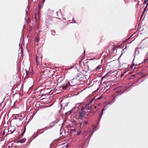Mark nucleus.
Segmentation results:
<instances>
[{
    "mask_svg": "<svg viewBox=\"0 0 148 148\" xmlns=\"http://www.w3.org/2000/svg\"><path fill=\"white\" fill-rule=\"evenodd\" d=\"M69 85L72 87H74L75 85L80 84L79 81L78 80L77 78H74L71 79L69 82Z\"/></svg>",
    "mask_w": 148,
    "mask_h": 148,
    "instance_id": "obj_1",
    "label": "nucleus"
},
{
    "mask_svg": "<svg viewBox=\"0 0 148 148\" xmlns=\"http://www.w3.org/2000/svg\"><path fill=\"white\" fill-rule=\"evenodd\" d=\"M77 78L78 80L79 81L80 84H83L86 80L85 77L81 74H78Z\"/></svg>",
    "mask_w": 148,
    "mask_h": 148,
    "instance_id": "obj_2",
    "label": "nucleus"
},
{
    "mask_svg": "<svg viewBox=\"0 0 148 148\" xmlns=\"http://www.w3.org/2000/svg\"><path fill=\"white\" fill-rule=\"evenodd\" d=\"M111 85V82H104L102 85V86L104 87L105 89L106 90L109 89Z\"/></svg>",
    "mask_w": 148,
    "mask_h": 148,
    "instance_id": "obj_3",
    "label": "nucleus"
},
{
    "mask_svg": "<svg viewBox=\"0 0 148 148\" xmlns=\"http://www.w3.org/2000/svg\"><path fill=\"white\" fill-rule=\"evenodd\" d=\"M78 116L79 119L82 120L84 118H86L85 115H86V114L84 113L83 111L80 110L78 113Z\"/></svg>",
    "mask_w": 148,
    "mask_h": 148,
    "instance_id": "obj_4",
    "label": "nucleus"
},
{
    "mask_svg": "<svg viewBox=\"0 0 148 148\" xmlns=\"http://www.w3.org/2000/svg\"><path fill=\"white\" fill-rule=\"evenodd\" d=\"M42 56H38L37 54L36 56V64L37 65H40V63H41L42 60Z\"/></svg>",
    "mask_w": 148,
    "mask_h": 148,
    "instance_id": "obj_5",
    "label": "nucleus"
},
{
    "mask_svg": "<svg viewBox=\"0 0 148 148\" xmlns=\"http://www.w3.org/2000/svg\"><path fill=\"white\" fill-rule=\"evenodd\" d=\"M9 130V134H12L15 131V128L14 126H11L8 127Z\"/></svg>",
    "mask_w": 148,
    "mask_h": 148,
    "instance_id": "obj_6",
    "label": "nucleus"
},
{
    "mask_svg": "<svg viewBox=\"0 0 148 148\" xmlns=\"http://www.w3.org/2000/svg\"><path fill=\"white\" fill-rule=\"evenodd\" d=\"M64 145V144H61V145H58L56 147V148H66L68 146V145H67L66 146H64V145Z\"/></svg>",
    "mask_w": 148,
    "mask_h": 148,
    "instance_id": "obj_7",
    "label": "nucleus"
},
{
    "mask_svg": "<svg viewBox=\"0 0 148 148\" xmlns=\"http://www.w3.org/2000/svg\"><path fill=\"white\" fill-rule=\"evenodd\" d=\"M90 104H91L89 103H88L87 105H86L84 107V108H86L88 110H90L92 108V107Z\"/></svg>",
    "mask_w": 148,
    "mask_h": 148,
    "instance_id": "obj_8",
    "label": "nucleus"
},
{
    "mask_svg": "<svg viewBox=\"0 0 148 148\" xmlns=\"http://www.w3.org/2000/svg\"><path fill=\"white\" fill-rule=\"evenodd\" d=\"M82 103H77V104H76L75 105V106L73 108V109L72 110H74L76 108H78L79 107V106L82 104Z\"/></svg>",
    "mask_w": 148,
    "mask_h": 148,
    "instance_id": "obj_9",
    "label": "nucleus"
},
{
    "mask_svg": "<svg viewBox=\"0 0 148 148\" xmlns=\"http://www.w3.org/2000/svg\"><path fill=\"white\" fill-rule=\"evenodd\" d=\"M26 140V139L25 138H23L22 139H20V138H18L17 142L21 143H23L25 142Z\"/></svg>",
    "mask_w": 148,
    "mask_h": 148,
    "instance_id": "obj_10",
    "label": "nucleus"
},
{
    "mask_svg": "<svg viewBox=\"0 0 148 148\" xmlns=\"http://www.w3.org/2000/svg\"><path fill=\"white\" fill-rule=\"evenodd\" d=\"M25 114L23 115H18V120L19 121L22 120L25 118Z\"/></svg>",
    "mask_w": 148,
    "mask_h": 148,
    "instance_id": "obj_11",
    "label": "nucleus"
},
{
    "mask_svg": "<svg viewBox=\"0 0 148 148\" xmlns=\"http://www.w3.org/2000/svg\"><path fill=\"white\" fill-rule=\"evenodd\" d=\"M81 111H83L84 113L86 114L88 112V110L86 108H84V107H83L80 110Z\"/></svg>",
    "mask_w": 148,
    "mask_h": 148,
    "instance_id": "obj_12",
    "label": "nucleus"
},
{
    "mask_svg": "<svg viewBox=\"0 0 148 148\" xmlns=\"http://www.w3.org/2000/svg\"><path fill=\"white\" fill-rule=\"evenodd\" d=\"M69 87V85L67 84H64L63 86H62V87L63 89L64 90H66V89L68 88Z\"/></svg>",
    "mask_w": 148,
    "mask_h": 148,
    "instance_id": "obj_13",
    "label": "nucleus"
},
{
    "mask_svg": "<svg viewBox=\"0 0 148 148\" xmlns=\"http://www.w3.org/2000/svg\"><path fill=\"white\" fill-rule=\"evenodd\" d=\"M76 130V129L75 128H73L72 129H71L70 130V132L71 135H72L73 133L74 132H75Z\"/></svg>",
    "mask_w": 148,
    "mask_h": 148,
    "instance_id": "obj_14",
    "label": "nucleus"
},
{
    "mask_svg": "<svg viewBox=\"0 0 148 148\" xmlns=\"http://www.w3.org/2000/svg\"><path fill=\"white\" fill-rule=\"evenodd\" d=\"M9 131L8 128V129H5L3 131V133H6V134H9Z\"/></svg>",
    "mask_w": 148,
    "mask_h": 148,
    "instance_id": "obj_15",
    "label": "nucleus"
},
{
    "mask_svg": "<svg viewBox=\"0 0 148 148\" xmlns=\"http://www.w3.org/2000/svg\"><path fill=\"white\" fill-rule=\"evenodd\" d=\"M25 128L23 132L21 133V135L19 136L18 138H20L23 136L24 134L25 131Z\"/></svg>",
    "mask_w": 148,
    "mask_h": 148,
    "instance_id": "obj_16",
    "label": "nucleus"
},
{
    "mask_svg": "<svg viewBox=\"0 0 148 148\" xmlns=\"http://www.w3.org/2000/svg\"><path fill=\"white\" fill-rule=\"evenodd\" d=\"M25 128L23 132L21 133V135L19 136L18 138H20L23 136L24 134L25 131Z\"/></svg>",
    "mask_w": 148,
    "mask_h": 148,
    "instance_id": "obj_17",
    "label": "nucleus"
},
{
    "mask_svg": "<svg viewBox=\"0 0 148 148\" xmlns=\"http://www.w3.org/2000/svg\"><path fill=\"white\" fill-rule=\"evenodd\" d=\"M115 72V71H110L109 72H108L106 74V76H108L112 73H113Z\"/></svg>",
    "mask_w": 148,
    "mask_h": 148,
    "instance_id": "obj_18",
    "label": "nucleus"
},
{
    "mask_svg": "<svg viewBox=\"0 0 148 148\" xmlns=\"http://www.w3.org/2000/svg\"><path fill=\"white\" fill-rule=\"evenodd\" d=\"M94 133L92 132L91 133H90L89 134V135L88 136L87 138V139H89L90 140V137L92 135V134H93Z\"/></svg>",
    "mask_w": 148,
    "mask_h": 148,
    "instance_id": "obj_19",
    "label": "nucleus"
},
{
    "mask_svg": "<svg viewBox=\"0 0 148 148\" xmlns=\"http://www.w3.org/2000/svg\"><path fill=\"white\" fill-rule=\"evenodd\" d=\"M108 108V106H105L102 109V112H103V111L104 110H106Z\"/></svg>",
    "mask_w": 148,
    "mask_h": 148,
    "instance_id": "obj_20",
    "label": "nucleus"
},
{
    "mask_svg": "<svg viewBox=\"0 0 148 148\" xmlns=\"http://www.w3.org/2000/svg\"><path fill=\"white\" fill-rule=\"evenodd\" d=\"M90 96V95H89L87 97H86V98H85V99L84 100V102L86 103V102L88 100V97Z\"/></svg>",
    "mask_w": 148,
    "mask_h": 148,
    "instance_id": "obj_21",
    "label": "nucleus"
},
{
    "mask_svg": "<svg viewBox=\"0 0 148 148\" xmlns=\"http://www.w3.org/2000/svg\"><path fill=\"white\" fill-rule=\"evenodd\" d=\"M81 133L82 132H81V130H78L76 134L77 135H79L81 134Z\"/></svg>",
    "mask_w": 148,
    "mask_h": 148,
    "instance_id": "obj_22",
    "label": "nucleus"
},
{
    "mask_svg": "<svg viewBox=\"0 0 148 148\" xmlns=\"http://www.w3.org/2000/svg\"><path fill=\"white\" fill-rule=\"evenodd\" d=\"M115 91H116L117 93H121V90L119 89H115Z\"/></svg>",
    "mask_w": 148,
    "mask_h": 148,
    "instance_id": "obj_23",
    "label": "nucleus"
},
{
    "mask_svg": "<svg viewBox=\"0 0 148 148\" xmlns=\"http://www.w3.org/2000/svg\"><path fill=\"white\" fill-rule=\"evenodd\" d=\"M103 114V112H101V114L99 115V118H100V119H101V118L102 117Z\"/></svg>",
    "mask_w": 148,
    "mask_h": 148,
    "instance_id": "obj_24",
    "label": "nucleus"
},
{
    "mask_svg": "<svg viewBox=\"0 0 148 148\" xmlns=\"http://www.w3.org/2000/svg\"><path fill=\"white\" fill-rule=\"evenodd\" d=\"M18 115H17L16 116H15L14 117V119H18Z\"/></svg>",
    "mask_w": 148,
    "mask_h": 148,
    "instance_id": "obj_25",
    "label": "nucleus"
},
{
    "mask_svg": "<svg viewBox=\"0 0 148 148\" xmlns=\"http://www.w3.org/2000/svg\"><path fill=\"white\" fill-rule=\"evenodd\" d=\"M51 34L52 35H53L54 36L56 32H55V31H51Z\"/></svg>",
    "mask_w": 148,
    "mask_h": 148,
    "instance_id": "obj_26",
    "label": "nucleus"
},
{
    "mask_svg": "<svg viewBox=\"0 0 148 148\" xmlns=\"http://www.w3.org/2000/svg\"><path fill=\"white\" fill-rule=\"evenodd\" d=\"M95 98H93L89 103L91 104L93 101L95 100Z\"/></svg>",
    "mask_w": 148,
    "mask_h": 148,
    "instance_id": "obj_27",
    "label": "nucleus"
},
{
    "mask_svg": "<svg viewBox=\"0 0 148 148\" xmlns=\"http://www.w3.org/2000/svg\"><path fill=\"white\" fill-rule=\"evenodd\" d=\"M71 23H76V21L74 18H73L72 20V22H71Z\"/></svg>",
    "mask_w": 148,
    "mask_h": 148,
    "instance_id": "obj_28",
    "label": "nucleus"
},
{
    "mask_svg": "<svg viewBox=\"0 0 148 148\" xmlns=\"http://www.w3.org/2000/svg\"><path fill=\"white\" fill-rule=\"evenodd\" d=\"M100 68H101L99 67V66L96 69V71H97L98 70H99L100 69Z\"/></svg>",
    "mask_w": 148,
    "mask_h": 148,
    "instance_id": "obj_29",
    "label": "nucleus"
},
{
    "mask_svg": "<svg viewBox=\"0 0 148 148\" xmlns=\"http://www.w3.org/2000/svg\"><path fill=\"white\" fill-rule=\"evenodd\" d=\"M96 129V127H94L93 128V131H92V132L94 133V132L95 131Z\"/></svg>",
    "mask_w": 148,
    "mask_h": 148,
    "instance_id": "obj_30",
    "label": "nucleus"
},
{
    "mask_svg": "<svg viewBox=\"0 0 148 148\" xmlns=\"http://www.w3.org/2000/svg\"><path fill=\"white\" fill-rule=\"evenodd\" d=\"M148 1H147V0H145V1H144V3L145 4H147Z\"/></svg>",
    "mask_w": 148,
    "mask_h": 148,
    "instance_id": "obj_31",
    "label": "nucleus"
},
{
    "mask_svg": "<svg viewBox=\"0 0 148 148\" xmlns=\"http://www.w3.org/2000/svg\"><path fill=\"white\" fill-rule=\"evenodd\" d=\"M141 80H142V82H143L144 81L143 80H141V78H140L137 80V82H139Z\"/></svg>",
    "mask_w": 148,
    "mask_h": 148,
    "instance_id": "obj_32",
    "label": "nucleus"
},
{
    "mask_svg": "<svg viewBox=\"0 0 148 148\" xmlns=\"http://www.w3.org/2000/svg\"><path fill=\"white\" fill-rule=\"evenodd\" d=\"M52 127V126H49V127H47V129H49L51 128Z\"/></svg>",
    "mask_w": 148,
    "mask_h": 148,
    "instance_id": "obj_33",
    "label": "nucleus"
},
{
    "mask_svg": "<svg viewBox=\"0 0 148 148\" xmlns=\"http://www.w3.org/2000/svg\"><path fill=\"white\" fill-rule=\"evenodd\" d=\"M102 97H100L97 98V99H96L95 100H98L99 99H100Z\"/></svg>",
    "mask_w": 148,
    "mask_h": 148,
    "instance_id": "obj_34",
    "label": "nucleus"
},
{
    "mask_svg": "<svg viewBox=\"0 0 148 148\" xmlns=\"http://www.w3.org/2000/svg\"><path fill=\"white\" fill-rule=\"evenodd\" d=\"M40 3L38 5V7L39 9L41 8L42 7L41 5H40Z\"/></svg>",
    "mask_w": 148,
    "mask_h": 148,
    "instance_id": "obj_35",
    "label": "nucleus"
},
{
    "mask_svg": "<svg viewBox=\"0 0 148 148\" xmlns=\"http://www.w3.org/2000/svg\"><path fill=\"white\" fill-rule=\"evenodd\" d=\"M39 41V39L38 38H37V39H36L35 40V41L36 42H38Z\"/></svg>",
    "mask_w": 148,
    "mask_h": 148,
    "instance_id": "obj_36",
    "label": "nucleus"
},
{
    "mask_svg": "<svg viewBox=\"0 0 148 148\" xmlns=\"http://www.w3.org/2000/svg\"><path fill=\"white\" fill-rule=\"evenodd\" d=\"M134 64H132L131 66V68H132L133 67V66H134Z\"/></svg>",
    "mask_w": 148,
    "mask_h": 148,
    "instance_id": "obj_37",
    "label": "nucleus"
},
{
    "mask_svg": "<svg viewBox=\"0 0 148 148\" xmlns=\"http://www.w3.org/2000/svg\"><path fill=\"white\" fill-rule=\"evenodd\" d=\"M79 124H80V127H81V126L82 125V122H81V123H79Z\"/></svg>",
    "mask_w": 148,
    "mask_h": 148,
    "instance_id": "obj_38",
    "label": "nucleus"
},
{
    "mask_svg": "<svg viewBox=\"0 0 148 148\" xmlns=\"http://www.w3.org/2000/svg\"><path fill=\"white\" fill-rule=\"evenodd\" d=\"M45 0H42V3L43 4L45 2Z\"/></svg>",
    "mask_w": 148,
    "mask_h": 148,
    "instance_id": "obj_39",
    "label": "nucleus"
},
{
    "mask_svg": "<svg viewBox=\"0 0 148 148\" xmlns=\"http://www.w3.org/2000/svg\"><path fill=\"white\" fill-rule=\"evenodd\" d=\"M135 76H136V75H135V74H134V75H132L131 76V77H135Z\"/></svg>",
    "mask_w": 148,
    "mask_h": 148,
    "instance_id": "obj_40",
    "label": "nucleus"
},
{
    "mask_svg": "<svg viewBox=\"0 0 148 148\" xmlns=\"http://www.w3.org/2000/svg\"><path fill=\"white\" fill-rule=\"evenodd\" d=\"M124 75V74H121V77H122Z\"/></svg>",
    "mask_w": 148,
    "mask_h": 148,
    "instance_id": "obj_41",
    "label": "nucleus"
},
{
    "mask_svg": "<svg viewBox=\"0 0 148 148\" xmlns=\"http://www.w3.org/2000/svg\"><path fill=\"white\" fill-rule=\"evenodd\" d=\"M88 123V121H87L85 122V124H87Z\"/></svg>",
    "mask_w": 148,
    "mask_h": 148,
    "instance_id": "obj_42",
    "label": "nucleus"
},
{
    "mask_svg": "<svg viewBox=\"0 0 148 148\" xmlns=\"http://www.w3.org/2000/svg\"><path fill=\"white\" fill-rule=\"evenodd\" d=\"M44 95L45 96V95H45V94H42V96H44Z\"/></svg>",
    "mask_w": 148,
    "mask_h": 148,
    "instance_id": "obj_43",
    "label": "nucleus"
},
{
    "mask_svg": "<svg viewBox=\"0 0 148 148\" xmlns=\"http://www.w3.org/2000/svg\"><path fill=\"white\" fill-rule=\"evenodd\" d=\"M43 90H41V91H40V93H41L42 92H43Z\"/></svg>",
    "mask_w": 148,
    "mask_h": 148,
    "instance_id": "obj_44",
    "label": "nucleus"
},
{
    "mask_svg": "<svg viewBox=\"0 0 148 148\" xmlns=\"http://www.w3.org/2000/svg\"><path fill=\"white\" fill-rule=\"evenodd\" d=\"M100 118H99L98 120V121L99 122V121H100Z\"/></svg>",
    "mask_w": 148,
    "mask_h": 148,
    "instance_id": "obj_45",
    "label": "nucleus"
},
{
    "mask_svg": "<svg viewBox=\"0 0 148 148\" xmlns=\"http://www.w3.org/2000/svg\"><path fill=\"white\" fill-rule=\"evenodd\" d=\"M86 131H85V132H84L83 133V134H84L85 133H86Z\"/></svg>",
    "mask_w": 148,
    "mask_h": 148,
    "instance_id": "obj_46",
    "label": "nucleus"
},
{
    "mask_svg": "<svg viewBox=\"0 0 148 148\" xmlns=\"http://www.w3.org/2000/svg\"><path fill=\"white\" fill-rule=\"evenodd\" d=\"M27 14V9L26 10V15Z\"/></svg>",
    "mask_w": 148,
    "mask_h": 148,
    "instance_id": "obj_47",
    "label": "nucleus"
},
{
    "mask_svg": "<svg viewBox=\"0 0 148 148\" xmlns=\"http://www.w3.org/2000/svg\"><path fill=\"white\" fill-rule=\"evenodd\" d=\"M131 78H132L131 77H130L129 78V79H131Z\"/></svg>",
    "mask_w": 148,
    "mask_h": 148,
    "instance_id": "obj_48",
    "label": "nucleus"
},
{
    "mask_svg": "<svg viewBox=\"0 0 148 148\" xmlns=\"http://www.w3.org/2000/svg\"><path fill=\"white\" fill-rule=\"evenodd\" d=\"M5 133H3V135H4V134H5Z\"/></svg>",
    "mask_w": 148,
    "mask_h": 148,
    "instance_id": "obj_49",
    "label": "nucleus"
},
{
    "mask_svg": "<svg viewBox=\"0 0 148 148\" xmlns=\"http://www.w3.org/2000/svg\"><path fill=\"white\" fill-rule=\"evenodd\" d=\"M133 40H132V41H131L130 43H132V41H133Z\"/></svg>",
    "mask_w": 148,
    "mask_h": 148,
    "instance_id": "obj_50",
    "label": "nucleus"
},
{
    "mask_svg": "<svg viewBox=\"0 0 148 148\" xmlns=\"http://www.w3.org/2000/svg\"><path fill=\"white\" fill-rule=\"evenodd\" d=\"M26 16H25V19H26Z\"/></svg>",
    "mask_w": 148,
    "mask_h": 148,
    "instance_id": "obj_51",
    "label": "nucleus"
},
{
    "mask_svg": "<svg viewBox=\"0 0 148 148\" xmlns=\"http://www.w3.org/2000/svg\"><path fill=\"white\" fill-rule=\"evenodd\" d=\"M97 108V106H95V108Z\"/></svg>",
    "mask_w": 148,
    "mask_h": 148,
    "instance_id": "obj_52",
    "label": "nucleus"
},
{
    "mask_svg": "<svg viewBox=\"0 0 148 148\" xmlns=\"http://www.w3.org/2000/svg\"><path fill=\"white\" fill-rule=\"evenodd\" d=\"M135 53H136V51H135ZM136 53H135V55H136Z\"/></svg>",
    "mask_w": 148,
    "mask_h": 148,
    "instance_id": "obj_53",
    "label": "nucleus"
},
{
    "mask_svg": "<svg viewBox=\"0 0 148 148\" xmlns=\"http://www.w3.org/2000/svg\"><path fill=\"white\" fill-rule=\"evenodd\" d=\"M99 104H100V103H99V104H98V105H99Z\"/></svg>",
    "mask_w": 148,
    "mask_h": 148,
    "instance_id": "obj_54",
    "label": "nucleus"
},
{
    "mask_svg": "<svg viewBox=\"0 0 148 148\" xmlns=\"http://www.w3.org/2000/svg\"><path fill=\"white\" fill-rule=\"evenodd\" d=\"M148 59V58L146 60H147Z\"/></svg>",
    "mask_w": 148,
    "mask_h": 148,
    "instance_id": "obj_55",
    "label": "nucleus"
},
{
    "mask_svg": "<svg viewBox=\"0 0 148 148\" xmlns=\"http://www.w3.org/2000/svg\"><path fill=\"white\" fill-rule=\"evenodd\" d=\"M91 59L92 60H93V59Z\"/></svg>",
    "mask_w": 148,
    "mask_h": 148,
    "instance_id": "obj_56",
    "label": "nucleus"
}]
</instances>
